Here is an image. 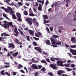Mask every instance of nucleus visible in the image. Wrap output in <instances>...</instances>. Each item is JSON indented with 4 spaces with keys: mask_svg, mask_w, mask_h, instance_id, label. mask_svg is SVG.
I'll return each mask as SVG.
<instances>
[{
    "mask_svg": "<svg viewBox=\"0 0 76 76\" xmlns=\"http://www.w3.org/2000/svg\"><path fill=\"white\" fill-rule=\"evenodd\" d=\"M57 66V65H56V64H51L50 65V67L51 68H52V69H58V67Z\"/></svg>",
    "mask_w": 76,
    "mask_h": 76,
    "instance_id": "obj_4",
    "label": "nucleus"
},
{
    "mask_svg": "<svg viewBox=\"0 0 76 76\" xmlns=\"http://www.w3.org/2000/svg\"><path fill=\"white\" fill-rule=\"evenodd\" d=\"M75 66H76L74 64H72L71 65V67H75Z\"/></svg>",
    "mask_w": 76,
    "mask_h": 76,
    "instance_id": "obj_42",
    "label": "nucleus"
},
{
    "mask_svg": "<svg viewBox=\"0 0 76 76\" xmlns=\"http://www.w3.org/2000/svg\"><path fill=\"white\" fill-rule=\"evenodd\" d=\"M4 70H2L1 71V74L2 75H6V74L5 73H4Z\"/></svg>",
    "mask_w": 76,
    "mask_h": 76,
    "instance_id": "obj_22",
    "label": "nucleus"
},
{
    "mask_svg": "<svg viewBox=\"0 0 76 76\" xmlns=\"http://www.w3.org/2000/svg\"><path fill=\"white\" fill-rule=\"evenodd\" d=\"M18 20L19 22H21V21H22V19H21V18H18Z\"/></svg>",
    "mask_w": 76,
    "mask_h": 76,
    "instance_id": "obj_41",
    "label": "nucleus"
},
{
    "mask_svg": "<svg viewBox=\"0 0 76 76\" xmlns=\"http://www.w3.org/2000/svg\"><path fill=\"white\" fill-rule=\"evenodd\" d=\"M20 72H21L22 73H25V72L24 71H23V70H20Z\"/></svg>",
    "mask_w": 76,
    "mask_h": 76,
    "instance_id": "obj_55",
    "label": "nucleus"
},
{
    "mask_svg": "<svg viewBox=\"0 0 76 76\" xmlns=\"http://www.w3.org/2000/svg\"><path fill=\"white\" fill-rule=\"evenodd\" d=\"M4 50L5 51H7V49L6 48H4Z\"/></svg>",
    "mask_w": 76,
    "mask_h": 76,
    "instance_id": "obj_62",
    "label": "nucleus"
},
{
    "mask_svg": "<svg viewBox=\"0 0 76 76\" xmlns=\"http://www.w3.org/2000/svg\"><path fill=\"white\" fill-rule=\"evenodd\" d=\"M44 22H46V23H48L49 22V21H46V20H44Z\"/></svg>",
    "mask_w": 76,
    "mask_h": 76,
    "instance_id": "obj_63",
    "label": "nucleus"
},
{
    "mask_svg": "<svg viewBox=\"0 0 76 76\" xmlns=\"http://www.w3.org/2000/svg\"><path fill=\"white\" fill-rule=\"evenodd\" d=\"M41 62L42 63H44V64H47V62H46V61L45 60H42Z\"/></svg>",
    "mask_w": 76,
    "mask_h": 76,
    "instance_id": "obj_25",
    "label": "nucleus"
},
{
    "mask_svg": "<svg viewBox=\"0 0 76 76\" xmlns=\"http://www.w3.org/2000/svg\"><path fill=\"white\" fill-rule=\"evenodd\" d=\"M39 74V73L37 72L34 73V76H38V75Z\"/></svg>",
    "mask_w": 76,
    "mask_h": 76,
    "instance_id": "obj_39",
    "label": "nucleus"
},
{
    "mask_svg": "<svg viewBox=\"0 0 76 76\" xmlns=\"http://www.w3.org/2000/svg\"><path fill=\"white\" fill-rule=\"evenodd\" d=\"M71 48H76V45H72L71 46Z\"/></svg>",
    "mask_w": 76,
    "mask_h": 76,
    "instance_id": "obj_40",
    "label": "nucleus"
},
{
    "mask_svg": "<svg viewBox=\"0 0 76 76\" xmlns=\"http://www.w3.org/2000/svg\"><path fill=\"white\" fill-rule=\"evenodd\" d=\"M20 34L21 35H22L23 36L24 35V34H23V32L22 31H20Z\"/></svg>",
    "mask_w": 76,
    "mask_h": 76,
    "instance_id": "obj_36",
    "label": "nucleus"
},
{
    "mask_svg": "<svg viewBox=\"0 0 76 76\" xmlns=\"http://www.w3.org/2000/svg\"><path fill=\"white\" fill-rule=\"evenodd\" d=\"M35 6H38V3L37 2H36L35 3Z\"/></svg>",
    "mask_w": 76,
    "mask_h": 76,
    "instance_id": "obj_57",
    "label": "nucleus"
},
{
    "mask_svg": "<svg viewBox=\"0 0 76 76\" xmlns=\"http://www.w3.org/2000/svg\"><path fill=\"white\" fill-rule=\"evenodd\" d=\"M37 67H38L39 69H41V67H42V66H41V65H39L37 66Z\"/></svg>",
    "mask_w": 76,
    "mask_h": 76,
    "instance_id": "obj_45",
    "label": "nucleus"
},
{
    "mask_svg": "<svg viewBox=\"0 0 76 76\" xmlns=\"http://www.w3.org/2000/svg\"><path fill=\"white\" fill-rule=\"evenodd\" d=\"M8 9H9V10H10V13L11 15H12L13 14H13V13H15V12H14V11H13V10L11 7H8Z\"/></svg>",
    "mask_w": 76,
    "mask_h": 76,
    "instance_id": "obj_7",
    "label": "nucleus"
},
{
    "mask_svg": "<svg viewBox=\"0 0 76 76\" xmlns=\"http://www.w3.org/2000/svg\"><path fill=\"white\" fill-rule=\"evenodd\" d=\"M68 54L69 56H70V57H72V58H73V56H72V54L70 53H68Z\"/></svg>",
    "mask_w": 76,
    "mask_h": 76,
    "instance_id": "obj_34",
    "label": "nucleus"
},
{
    "mask_svg": "<svg viewBox=\"0 0 76 76\" xmlns=\"http://www.w3.org/2000/svg\"><path fill=\"white\" fill-rule=\"evenodd\" d=\"M16 16L18 18H21V15L19 12H17L16 13Z\"/></svg>",
    "mask_w": 76,
    "mask_h": 76,
    "instance_id": "obj_15",
    "label": "nucleus"
},
{
    "mask_svg": "<svg viewBox=\"0 0 76 76\" xmlns=\"http://www.w3.org/2000/svg\"><path fill=\"white\" fill-rule=\"evenodd\" d=\"M56 63L57 65L61 67H63V66H64V65L63 64V63H64V61H57Z\"/></svg>",
    "mask_w": 76,
    "mask_h": 76,
    "instance_id": "obj_3",
    "label": "nucleus"
},
{
    "mask_svg": "<svg viewBox=\"0 0 76 76\" xmlns=\"http://www.w3.org/2000/svg\"><path fill=\"white\" fill-rule=\"evenodd\" d=\"M50 29L51 31H53V28L52 27H50Z\"/></svg>",
    "mask_w": 76,
    "mask_h": 76,
    "instance_id": "obj_53",
    "label": "nucleus"
},
{
    "mask_svg": "<svg viewBox=\"0 0 76 76\" xmlns=\"http://www.w3.org/2000/svg\"><path fill=\"white\" fill-rule=\"evenodd\" d=\"M45 19H48V16L47 15H44V16Z\"/></svg>",
    "mask_w": 76,
    "mask_h": 76,
    "instance_id": "obj_32",
    "label": "nucleus"
},
{
    "mask_svg": "<svg viewBox=\"0 0 76 76\" xmlns=\"http://www.w3.org/2000/svg\"><path fill=\"white\" fill-rule=\"evenodd\" d=\"M35 50L38 51V52H39L40 53H42V52L41 51V50H42V49L40 48H34Z\"/></svg>",
    "mask_w": 76,
    "mask_h": 76,
    "instance_id": "obj_12",
    "label": "nucleus"
},
{
    "mask_svg": "<svg viewBox=\"0 0 76 76\" xmlns=\"http://www.w3.org/2000/svg\"><path fill=\"white\" fill-rule=\"evenodd\" d=\"M29 13H33V12L32 11V10L31 9V8H30L29 10Z\"/></svg>",
    "mask_w": 76,
    "mask_h": 76,
    "instance_id": "obj_43",
    "label": "nucleus"
},
{
    "mask_svg": "<svg viewBox=\"0 0 76 76\" xmlns=\"http://www.w3.org/2000/svg\"><path fill=\"white\" fill-rule=\"evenodd\" d=\"M9 48H15V45L13 43L9 44Z\"/></svg>",
    "mask_w": 76,
    "mask_h": 76,
    "instance_id": "obj_11",
    "label": "nucleus"
},
{
    "mask_svg": "<svg viewBox=\"0 0 76 76\" xmlns=\"http://www.w3.org/2000/svg\"><path fill=\"white\" fill-rule=\"evenodd\" d=\"M56 44L55 45H53V47H57V45H61V43L60 42V41L56 42Z\"/></svg>",
    "mask_w": 76,
    "mask_h": 76,
    "instance_id": "obj_14",
    "label": "nucleus"
},
{
    "mask_svg": "<svg viewBox=\"0 0 76 76\" xmlns=\"http://www.w3.org/2000/svg\"><path fill=\"white\" fill-rule=\"evenodd\" d=\"M46 44L47 45H50V40H46Z\"/></svg>",
    "mask_w": 76,
    "mask_h": 76,
    "instance_id": "obj_21",
    "label": "nucleus"
},
{
    "mask_svg": "<svg viewBox=\"0 0 76 76\" xmlns=\"http://www.w3.org/2000/svg\"><path fill=\"white\" fill-rule=\"evenodd\" d=\"M10 1V0H6L5 2L6 3H9Z\"/></svg>",
    "mask_w": 76,
    "mask_h": 76,
    "instance_id": "obj_49",
    "label": "nucleus"
},
{
    "mask_svg": "<svg viewBox=\"0 0 76 76\" xmlns=\"http://www.w3.org/2000/svg\"><path fill=\"white\" fill-rule=\"evenodd\" d=\"M50 60L51 61H55V60L52 57L50 58Z\"/></svg>",
    "mask_w": 76,
    "mask_h": 76,
    "instance_id": "obj_35",
    "label": "nucleus"
},
{
    "mask_svg": "<svg viewBox=\"0 0 76 76\" xmlns=\"http://www.w3.org/2000/svg\"><path fill=\"white\" fill-rule=\"evenodd\" d=\"M29 16H34L35 15L33 14V13H31L29 14Z\"/></svg>",
    "mask_w": 76,
    "mask_h": 76,
    "instance_id": "obj_37",
    "label": "nucleus"
},
{
    "mask_svg": "<svg viewBox=\"0 0 76 76\" xmlns=\"http://www.w3.org/2000/svg\"><path fill=\"white\" fill-rule=\"evenodd\" d=\"M33 43L34 44V45L35 46H37V42H35V41H34L33 42Z\"/></svg>",
    "mask_w": 76,
    "mask_h": 76,
    "instance_id": "obj_46",
    "label": "nucleus"
},
{
    "mask_svg": "<svg viewBox=\"0 0 76 76\" xmlns=\"http://www.w3.org/2000/svg\"><path fill=\"white\" fill-rule=\"evenodd\" d=\"M53 37L54 38H58L59 37L58 36L55 35L54 34H53Z\"/></svg>",
    "mask_w": 76,
    "mask_h": 76,
    "instance_id": "obj_26",
    "label": "nucleus"
},
{
    "mask_svg": "<svg viewBox=\"0 0 76 76\" xmlns=\"http://www.w3.org/2000/svg\"><path fill=\"white\" fill-rule=\"evenodd\" d=\"M18 4L19 5H20V6H22V3L20 2L18 3Z\"/></svg>",
    "mask_w": 76,
    "mask_h": 76,
    "instance_id": "obj_50",
    "label": "nucleus"
},
{
    "mask_svg": "<svg viewBox=\"0 0 76 76\" xmlns=\"http://www.w3.org/2000/svg\"><path fill=\"white\" fill-rule=\"evenodd\" d=\"M26 38L27 39V41H30V38L29 36H26Z\"/></svg>",
    "mask_w": 76,
    "mask_h": 76,
    "instance_id": "obj_29",
    "label": "nucleus"
},
{
    "mask_svg": "<svg viewBox=\"0 0 76 76\" xmlns=\"http://www.w3.org/2000/svg\"><path fill=\"white\" fill-rule=\"evenodd\" d=\"M13 74L14 76H15V75H16V72H14L13 73Z\"/></svg>",
    "mask_w": 76,
    "mask_h": 76,
    "instance_id": "obj_59",
    "label": "nucleus"
},
{
    "mask_svg": "<svg viewBox=\"0 0 76 76\" xmlns=\"http://www.w3.org/2000/svg\"><path fill=\"white\" fill-rule=\"evenodd\" d=\"M66 70H68V71H71V69L69 68H66Z\"/></svg>",
    "mask_w": 76,
    "mask_h": 76,
    "instance_id": "obj_64",
    "label": "nucleus"
},
{
    "mask_svg": "<svg viewBox=\"0 0 76 76\" xmlns=\"http://www.w3.org/2000/svg\"><path fill=\"white\" fill-rule=\"evenodd\" d=\"M37 22V20H36V19H35V18H34L33 19V23H36V22Z\"/></svg>",
    "mask_w": 76,
    "mask_h": 76,
    "instance_id": "obj_48",
    "label": "nucleus"
},
{
    "mask_svg": "<svg viewBox=\"0 0 76 76\" xmlns=\"http://www.w3.org/2000/svg\"><path fill=\"white\" fill-rule=\"evenodd\" d=\"M12 16V18H13L14 19H17V18L16 17V15H15V14H13Z\"/></svg>",
    "mask_w": 76,
    "mask_h": 76,
    "instance_id": "obj_20",
    "label": "nucleus"
},
{
    "mask_svg": "<svg viewBox=\"0 0 76 76\" xmlns=\"http://www.w3.org/2000/svg\"><path fill=\"white\" fill-rule=\"evenodd\" d=\"M42 71H45L46 70V69L44 67H43L42 69H41Z\"/></svg>",
    "mask_w": 76,
    "mask_h": 76,
    "instance_id": "obj_38",
    "label": "nucleus"
},
{
    "mask_svg": "<svg viewBox=\"0 0 76 76\" xmlns=\"http://www.w3.org/2000/svg\"><path fill=\"white\" fill-rule=\"evenodd\" d=\"M22 43L21 42H20L18 44H20V48H22Z\"/></svg>",
    "mask_w": 76,
    "mask_h": 76,
    "instance_id": "obj_58",
    "label": "nucleus"
},
{
    "mask_svg": "<svg viewBox=\"0 0 76 76\" xmlns=\"http://www.w3.org/2000/svg\"><path fill=\"white\" fill-rule=\"evenodd\" d=\"M5 74H6V75H8V76H10V74H9V73H8V72H5Z\"/></svg>",
    "mask_w": 76,
    "mask_h": 76,
    "instance_id": "obj_51",
    "label": "nucleus"
},
{
    "mask_svg": "<svg viewBox=\"0 0 76 76\" xmlns=\"http://www.w3.org/2000/svg\"><path fill=\"white\" fill-rule=\"evenodd\" d=\"M4 67L5 68H7V67H9L10 66L5 65Z\"/></svg>",
    "mask_w": 76,
    "mask_h": 76,
    "instance_id": "obj_60",
    "label": "nucleus"
},
{
    "mask_svg": "<svg viewBox=\"0 0 76 76\" xmlns=\"http://www.w3.org/2000/svg\"><path fill=\"white\" fill-rule=\"evenodd\" d=\"M15 42L16 43V44H19V40L17 38H15Z\"/></svg>",
    "mask_w": 76,
    "mask_h": 76,
    "instance_id": "obj_23",
    "label": "nucleus"
},
{
    "mask_svg": "<svg viewBox=\"0 0 76 76\" xmlns=\"http://www.w3.org/2000/svg\"><path fill=\"white\" fill-rule=\"evenodd\" d=\"M48 75H49V76H54V74H53V73L51 72H49L48 73Z\"/></svg>",
    "mask_w": 76,
    "mask_h": 76,
    "instance_id": "obj_30",
    "label": "nucleus"
},
{
    "mask_svg": "<svg viewBox=\"0 0 76 76\" xmlns=\"http://www.w3.org/2000/svg\"><path fill=\"white\" fill-rule=\"evenodd\" d=\"M33 38L34 39H35L36 41H38V40H39V38H37V37H34Z\"/></svg>",
    "mask_w": 76,
    "mask_h": 76,
    "instance_id": "obj_44",
    "label": "nucleus"
},
{
    "mask_svg": "<svg viewBox=\"0 0 76 76\" xmlns=\"http://www.w3.org/2000/svg\"><path fill=\"white\" fill-rule=\"evenodd\" d=\"M75 37H72L71 38V41L73 42V43H75V41H74V40H75Z\"/></svg>",
    "mask_w": 76,
    "mask_h": 76,
    "instance_id": "obj_19",
    "label": "nucleus"
},
{
    "mask_svg": "<svg viewBox=\"0 0 76 76\" xmlns=\"http://www.w3.org/2000/svg\"><path fill=\"white\" fill-rule=\"evenodd\" d=\"M32 61L33 62H34V63H37V61L34 60V58L32 59Z\"/></svg>",
    "mask_w": 76,
    "mask_h": 76,
    "instance_id": "obj_52",
    "label": "nucleus"
},
{
    "mask_svg": "<svg viewBox=\"0 0 76 76\" xmlns=\"http://www.w3.org/2000/svg\"><path fill=\"white\" fill-rule=\"evenodd\" d=\"M18 52H16L15 53H13L12 55V56L13 57H16L18 55Z\"/></svg>",
    "mask_w": 76,
    "mask_h": 76,
    "instance_id": "obj_18",
    "label": "nucleus"
},
{
    "mask_svg": "<svg viewBox=\"0 0 76 76\" xmlns=\"http://www.w3.org/2000/svg\"><path fill=\"white\" fill-rule=\"evenodd\" d=\"M46 60L47 61H48V62H49V63H50V59H49V58L46 59Z\"/></svg>",
    "mask_w": 76,
    "mask_h": 76,
    "instance_id": "obj_56",
    "label": "nucleus"
},
{
    "mask_svg": "<svg viewBox=\"0 0 76 76\" xmlns=\"http://www.w3.org/2000/svg\"><path fill=\"white\" fill-rule=\"evenodd\" d=\"M24 30L25 31H29V29L28 27H25V28H24Z\"/></svg>",
    "mask_w": 76,
    "mask_h": 76,
    "instance_id": "obj_31",
    "label": "nucleus"
},
{
    "mask_svg": "<svg viewBox=\"0 0 76 76\" xmlns=\"http://www.w3.org/2000/svg\"><path fill=\"white\" fill-rule=\"evenodd\" d=\"M3 38L4 39V38H1V37H0V41H3V40H2V39H3Z\"/></svg>",
    "mask_w": 76,
    "mask_h": 76,
    "instance_id": "obj_61",
    "label": "nucleus"
},
{
    "mask_svg": "<svg viewBox=\"0 0 76 76\" xmlns=\"http://www.w3.org/2000/svg\"><path fill=\"white\" fill-rule=\"evenodd\" d=\"M50 39L52 44L53 45V46L55 45H54L56 44V40L54 39H53V38H50Z\"/></svg>",
    "mask_w": 76,
    "mask_h": 76,
    "instance_id": "obj_6",
    "label": "nucleus"
},
{
    "mask_svg": "<svg viewBox=\"0 0 76 76\" xmlns=\"http://www.w3.org/2000/svg\"><path fill=\"white\" fill-rule=\"evenodd\" d=\"M65 73L66 72L64 71L59 70L57 72V74L59 76H61L62 73Z\"/></svg>",
    "mask_w": 76,
    "mask_h": 76,
    "instance_id": "obj_5",
    "label": "nucleus"
},
{
    "mask_svg": "<svg viewBox=\"0 0 76 76\" xmlns=\"http://www.w3.org/2000/svg\"><path fill=\"white\" fill-rule=\"evenodd\" d=\"M4 11L5 12H10V10L9 9H7L6 8H5L4 9Z\"/></svg>",
    "mask_w": 76,
    "mask_h": 76,
    "instance_id": "obj_28",
    "label": "nucleus"
},
{
    "mask_svg": "<svg viewBox=\"0 0 76 76\" xmlns=\"http://www.w3.org/2000/svg\"><path fill=\"white\" fill-rule=\"evenodd\" d=\"M70 51L73 55H76V50H75L70 49Z\"/></svg>",
    "mask_w": 76,
    "mask_h": 76,
    "instance_id": "obj_10",
    "label": "nucleus"
},
{
    "mask_svg": "<svg viewBox=\"0 0 76 76\" xmlns=\"http://www.w3.org/2000/svg\"><path fill=\"white\" fill-rule=\"evenodd\" d=\"M70 64H64V66L66 67H70Z\"/></svg>",
    "mask_w": 76,
    "mask_h": 76,
    "instance_id": "obj_24",
    "label": "nucleus"
},
{
    "mask_svg": "<svg viewBox=\"0 0 76 76\" xmlns=\"http://www.w3.org/2000/svg\"><path fill=\"white\" fill-rule=\"evenodd\" d=\"M38 10L41 11L42 10V7H41V4H39V6L38 7Z\"/></svg>",
    "mask_w": 76,
    "mask_h": 76,
    "instance_id": "obj_17",
    "label": "nucleus"
},
{
    "mask_svg": "<svg viewBox=\"0 0 76 76\" xmlns=\"http://www.w3.org/2000/svg\"><path fill=\"white\" fill-rule=\"evenodd\" d=\"M35 35L36 37H42V33H40L39 32H38L37 34H35ZM39 36H40V37H39Z\"/></svg>",
    "mask_w": 76,
    "mask_h": 76,
    "instance_id": "obj_8",
    "label": "nucleus"
},
{
    "mask_svg": "<svg viewBox=\"0 0 76 76\" xmlns=\"http://www.w3.org/2000/svg\"><path fill=\"white\" fill-rule=\"evenodd\" d=\"M49 4V2H48V1L47 0L46 1V2L45 3V5H47L48 4Z\"/></svg>",
    "mask_w": 76,
    "mask_h": 76,
    "instance_id": "obj_54",
    "label": "nucleus"
},
{
    "mask_svg": "<svg viewBox=\"0 0 76 76\" xmlns=\"http://www.w3.org/2000/svg\"><path fill=\"white\" fill-rule=\"evenodd\" d=\"M12 55V54L10 53H7V57H9V56H10Z\"/></svg>",
    "mask_w": 76,
    "mask_h": 76,
    "instance_id": "obj_47",
    "label": "nucleus"
},
{
    "mask_svg": "<svg viewBox=\"0 0 76 76\" xmlns=\"http://www.w3.org/2000/svg\"><path fill=\"white\" fill-rule=\"evenodd\" d=\"M23 13L25 16H27V15H28V12H27L26 11H24Z\"/></svg>",
    "mask_w": 76,
    "mask_h": 76,
    "instance_id": "obj_27",
    "label": "nucleus"
},
{
    "mask_svg": "<svg viewBox=\"0 0 76 76\" xmlns=\"http://www.w3.org/2000/svg\"><path fill=\"white\" fill-rule=\"evenodd\" d=\"M25 20L26 22H28V23L30 25L32 24V19L29 17L26 18Z\"/></svg>",
    "mask_w": 76,
    "mask_h": 76,
    "instance_id": "obj_2",
    "label": "nucleus"
},
{
    "mask_svg": "<svg viewBox=\"0 0 76 76\" xmlns=\"http://www.w3.org/2000/svg\"><path fill=\"white\" fill-rule=\"evenodd\" d=\"M37 2H38L39 3H42V5H43L44 4V1H41V0H37Z\"/></svg>",
    "mask_w": 76,
    "mask_h": 76,
    "instance_id": "obj_16",
    "label": "nucleus"
},
{
    "mask_svg": "<svg viewBox=\"0 0 76 76\" xmlns=\"http://www.w3.org/2000/svg\"><path fill=\"white\" fill-rule=\"evenodd\" d=\"M4 23L2 26L4 28H6L7 27L9 28V25L10 26H12V22L7 23L6 21H4Z\"/></svg>",
    "mask_w": 76,
    "mask_h": 76,
    "instance_id": "obj_1",
    "label": "nucleus"
},
{
    "mask_svg": "<svg viewBox=\"0 0 76 76\" xmlns=\"http://www.w3.org/2000/svg\"><path fill=\"white\" fill-rule=\"evenodd\" d=\"M28 70L29 72H31L32 71V69L30 68H28Z\"/></svg>",
    "mask_w": 76,
    "mask_h": 76,
    "instance_id": "obj_33",
    "label": "nucleus"
},
{
    "mask_svg": "<svg viewBox=\"0 0 76 76\" xmlns=\"http://www.w3.org/2000/svg\"><path fill=\"white\" fill-rule=\"evenodd\" d=\"M31 66L32 67V69H38V66H37V65L35 64H32Z\"/></svg>",
    "mask_w": 76,
    "mask_h": 76,
    "instance_id": "obj_9",
    "label": "nucleus"
},
{
    "mask_svg": "<svg viewBox=\"0 0 76 76\" xmlns=\"http://www.w3.org/2000/svg\"><path fill=\"white\" fill-rule=\"evenodd\" d=\"M28 32H29V34L31 35H32V36L34 35V32L33 31L31 30H29Z\"/></svg>",
    "mask_w": 76,
    "mask_h": 76,
    "instance_id": "obj_13",
    "label": "nucleus"
}]
</instances>
